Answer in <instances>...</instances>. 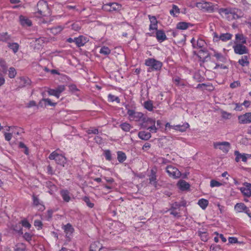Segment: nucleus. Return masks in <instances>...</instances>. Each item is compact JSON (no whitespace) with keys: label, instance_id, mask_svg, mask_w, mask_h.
<instances>
[{"label":"nucleus","instance_id":"1","mask_svg":"<svg viewBox=\"0 0 251 251\" xmlns=\"http://www.w3.org/2000/svg\"><path fill=\"white\" fill-rule=\"evenodd\" d=\"M196 6L203 12L213 13L218 9L217 4H214L212 2L201 0L196 3Z\"/></svg>","mask_w":251,"mask_h":251},{"label":"nucleus","instance_id":"2","mask_svg":"<svg viewBox=\"0 0 251 251\" xmlns=\"http://www.w3.org/2000/svg\"><path fill=\"white\" fill-rule=\"evenodd\" d=\"M49 158L50 160H55L57 164L63 167L66 163V158L62 154L57 153L56 151L51 153L49 156Z\"/></svg>","mask_w":251,"mask_h":251},{"label":"nucleus","instance_id":"3","mask_svg":"<svg viewBox=\"0 0 251 251\" xmlns=\"http://www.w3.org/2000/svg\"><path fill=\"white\" fill-rule=\"evenodd\" d=\"M37 11L36 12V16L40 17L46 15L48 10L47 2L44 0H40L37 4Z\"/></svg>","mask_w":251,"mask_h":251},{"label":"nucleus","instance_id":"4","mask_svg":"<svg viewBox=\"0 0 251 251\" xmlns=\"http://www.w3.org/2000/svg\"><path fill=\"white\" fill-rule=\"evenodd\" d=\"M127 114L129 116L130 120L140 122L141 123L143 122L145 117L144 115L142 113L136 112L132 109H128Z\"/></svg>","mask_w":251,"mask_h":251},{"label":"nucleus","instance_id":"5","mask_svg":"<svg viewBox=\"0 0 251 251\" xmlns=\"http://www.w3.org/2000/svg\"><path fill=\"white\" fill-rule=\"evenodd\" d=\"M145 65L151 70H160L162 67V63L154 58H149L145 61Z\"/></svg>","mask_w":251,"mask_h":251},{"label":"nucleus","instance_id":"6","mask_svg":"<svg viewBox=\"0 0 251 251\" xmlns=\"http://www.w3.org/2000/svg\"><path fill=\"white\" fill-rule=\"evenodd\" d=\"M121 8L122 5L116 2H109L104 4L102 6L104 10L109 12L119 11Z\"/></svg>","mask_w":251,"mask_h":251},{"label":"nucleus","instance_id":"7","mask_svg":"<svg viewBox=\"0 0 251 251\" xmlns=\"http://www.w3.org/2000/svg\"><path fill=\"white\" fill-rule=\"evenodd\" d=\"M234 52L235 54L243 55L248 53L249 50L246 46L242 44H235L233 46Z\"/></svg>","mask_w":251,"mask_h":251},{"label":"nucleus","instance_id":"8","mask_svg":"<svg viewBox=\"0 0 251 251\" xmlns=\"http://www.w3.org/2000/svg\"><path fill=\"white\" fill-rule=\"evenodd\" d=\"M166 172L170 177L174 178H178L181 176L180 172L175 167L168 166L166 168Z\"/></svg>","mask_w":251,"mask_h":251},{"label":"nucleus","instance_id":"9","mask_svg":"<svg viewBox=\"0 0 251 251\" xmlns=\"http://www.w3.org/2000/svg\"><path fill=\"white\" fill-rule=\"evenodd\" d=\"M215 149H219L225 153H227L230 149V145L228 142H215L213 143Z\"/></svg>","mask_w":251,"mask_h":251},{"label":"nucleus","instance_id":"10","mask_svg":"<svg viewBox=\"0 0 251 251\" xmlns=\"http://www.w3.org/2000/svg\"><path fill=\"white\" fill-rule=\"evenodd\" d=\"M65 90V85H61L58 86L55 89H49L48 93L49 95L54 96L57 98H59L60 94Z\"/></svg>","mask_w":251,"mask_h":251},{"label":"nucleus","instance_id":"11","mask_svg":"<svg viewBox=\"0 0 251 251\" xmlns=\"http://www.w3.org/2000/svg\"><path fill=\"white\" fill-rule=\"evenodd\" d=\"M32 197L33 206L37 208L39 210L44 211L45 209V207L43 202L40 201L38 196L33 194Z\"/></svg>","mask_w":251,"mask_h":251},{"label":"nucleus","instance_id":"12","mask_svg":"<svg viewBox=\"0 0 251 251\" xmlns=\"http://www.w3.org/2000/svg\"><path fill=\"white\" fill-rule=\"evenodd\" d=\"M239 123L241 124H246L251 123V113H246L238 116Z\"/></svg>","mask_w":251,"mask_h":251},{"label":"nucleus","instance_id":"13","mask_svg":"<svg viewBox=\"0 0 251 251\" xmlns=\"http://www.w3.org/2000/svg\"><path fill=\"white\" fill-rule=\"evenodd\" d=\"M150 183L153 185L154 187L157 186L156 181V170L152 169L151 171V174L149 176Z\"/></svg>","mask_w":251,"mask_h":251},{"label":"nucleus","instance_id":"14","mask_svg":"<svg viewBox=\"0 0 251 251\" xmlns=\"http://www.w3.org/2000/svg\"><path fill=\"white\" fill-rule=\"evenodd\" d=\"M245 185V187L240 188V190L245 196L250 197L251 196V184L246 183Z\"/></svg>","mask_w":251,"mask_h":251},{"label":"nucleus","instance_id":"15","mask_svg":"<svg viewBox=\"0 0 251 251\" xmlns=\"http://www.w3.org/2000/svg\"><path fill=\"white\" fill-rule=\"evenodd\" d=\"M150 21L151 24L150 25V30H157V21L155 16H148Z\"/></svg>","mask_w":251,"mask_h":251},{"label":"nucleus","instance_id":"16","mask_svg":"<svg viewBox=\"0 0 251 251\" xmlns=\"http://www.w3.org/2000/svg\"><path fill=\"white\" fill-rule=\"evenodd\" d=\"M47 104L52 106H55L57 103L52 102L50 99L43 98L39 102V106L40 107H46Z\"/></svg>","mask_w":251,"mask_h":251},{"label":"nucleus","instance_id":"17","mask_svg":"<svg viewBox=\"0 0 251 251\" xmlns=\"http://www.w3.org/2000/svg\"><path fill=\"white\" fill-rule=\"evenodd\" d=\"M247 43L246 37L242 33L235 34V44H246Z\"/></svg>","mask_w":251,"mask_h":251},{"label":"nucleus","instance_id":"18","mask_svg":"<svg viewBox=\"0 0 251 251\" xmlns=\"http://www.w3.org/2000/svg\"><path fill=\"white\" fill-rule=\"evenodd\" d=\"M177 186L181 191L188 190L190 188V184L184 180H180L177 183Z\"/></svg>","mask_w":251,"mask_h":251},{"label":"nucleus","instance_id":"19","mask_svg":"<svg viewBox=\"0 0 251 251\" xmlns=\"http://www.w3.org/2000/svg\"><path fill=\"white\" fill-rule=\"evenodd\" d=\"M156 37L159 42H162L167 39L166 35L162 30H156Z\"/></svg>","mask_w":251,"mask_h":251},{"label":"nucleus","instance_id":"20","mask_svg":"<svg viewBox=\"0 0 251 251\" xmlns=\"http://www.w3.org/2000/svg\"><path fill=\"white\" fill-rule=\"evenodd\" d=\"M238 63L242 67L248 66L250 64L249 56L248 55H244L241 58L238 60Z\"/></svg>","mask_w":251,"mask_h":251},{"label":"nucleus","instance_id":"21","mask_svg":"<svg viewBox=\"0 0 251 251\" xmlns=\"http://www.w3.org/2000/svg\"><path fill=\"white\" fill-rule=\"evenodd\" d=\"M19 19L20 24L23 26H30L32 25L31 21L24 16H20Z\"/></svg>","mask_w":251,"mask_h":251},{"label":"nucleus","instance_id":"22","mask_svg":"<svg viewBox=\"0 0 251 251\" xmlns=\"http://www.w3.org/2000/svg\"><path fill=\"white\" fill-rule=\"evenodd\" d=\"M234 154L236 156L235 161L237 162H238L240 161V159H241L243 162H247V158L246 156V153L241 154L238 151H234Z\"/></svg>","mask_w":251,"mask_h":251},{"label":"nucleus","instance_id":"23","mask_svg":"<svg viewBox=\"0 0 251 251\" xmlns=\"http://www.w3.org/2000/svg\"><path fill=\"white\" fill-rule=\"evenodd\" d=\"M138 137L142 140H148L151 137V134L148 132L142 131L139 132Z\"/></svg>","mask_w":251,"mask_h":251},{"label":"nucleus","instance_id":"24","mask_svg":"<svg viewBox=\"0 0 251 251\" xmlns=\"http://www.w3.org/2000/svg\"><path fill=\"white\" fill-rule=\"evenodd\" d=\"M102 248L101 245L99 242H95L91 244L90 251H100Z\"/></svg>","mask_w":251,"mask_h":251},{"label":"nucleus","instance_id":"25","mask_svg":"<svg viewBox=\"0 0 251 251\" xmlns=\"http://www.w3.org/2000/svg\"><path fill=\"white\" fill-rule=\"evenodd\" d=\"M86 43V39L83 36L75 38V43L78 47L83 46Z\"/></svg>","mask_w":251,"mask_h":251},{"label":"nucleus","instance_id":"26","mask_svg":"<svg viewBox=\"0 0 251 251\" xmlns=\"http://www.w3.org/2000/svg\"><path fill=\"white\" fill-rule=\"evenodd\" d=\"M231 12L229 14L232 15V19H237L241 17V12L240 10L235 8H231Z\"/></svg>","mask_w":251,"mask_h":251},{"label":"nucleus","instance_id":"27","mask_svg":"<svg viewBox=\"0 0 251 251\" xmlns=\"http://www.w3.org/2000/svg\"><path fill=\"white\" fill-rule=\"evenodd\" d=\"M64 28V26H63L57 25L50 28V30L51 33H52L54 35H56L60 33Z\"/></svg>","mask_w":251,"mask_h":251},{"label":"nucleus","instance_id":"28","mask_svg":"<svg viewBox=\"0 0 251 251\" xmlns=\"http://www.w3.org/2000/svg\"><path fill=\"white\" fill-rule=\"evenodd\" d=\"M189 127V125L186 123L182 125H178L174 126V129L181 132H184Z\"/></svg>","mask_w":251,"mask_h":251},{"label":"nucleus","instance_id":"29","mask_svg":"<svg viewBox=\"0 0 251 251\" xmlns=\"http://www.w3.org/2000/svg\"><path fill=\"white\" fill-rule=\"evenodd\" d=\"M60 194L63 199L66 202H69L71 199L69 192L67 190H62L60 191Z\"/></svg>","mask_w":251,"mask_h":251},{"label":"nucleus","instance_id":"30","mask_svg":"<svg viewBox=\"0 0 251 251\" xmlns=\"http://www.w3.org/2000/svg\"><path fill=\"white\" fill-rule=\"evenodd\" d=\"M234 209L237 212H242L247 209V206L243 203H238L235 205Z\"/></svg>","mask_w":251,"mask_h":251},{"label":"nucleus","instance_id":"31","mask_svg":"<svg viewBox=\"0 0 251 251\" xmlns=\"http://www.w3.org/2000/svg\"><path fill=\"white\" fill-rule=\"evenodd\" d=\"M189 25H191L190 23L186 22H179L176 25V28L179 29L185 30L188 28Z\"/></svg>","mask_w":251,"mask_h":251},{"label":"nucleus","instance_id":"32","mask_svg":"<svg viewBox=\"0 0 251 251\" xmlns=\"http://www.w3.org/2000/svg\"><path fill=\"white\" fill-rule=\"evenodd\" d=\"M126 159V153L121 151H118L117 152V159L120 163H123Z\"/></svg>","mask_w":251,"mask_h":251},{"label":"nucleus","instance_id":"33","mask_svg":"<svg viewBox=\"0 0 251 251\" xmlns=\"http://www.w3.org/2000/svg\"><path fill=\"white\" fill-rule=\"evenodd\" d=\"M232 35L229 33H222L219 35V38L221 40L224 42H226L230 40L232 38Z\"/></svg>","mask_w":251,"mask_h":251},{"label":"nucleus","instance_id":"34","mask_svg":"<svg viewBox=\"0 0 251 251\" xmlns=\"http://www.w3.org/2000/svg\"><path fill=\"white\" fill-rule=\"evenodd\" d=\"M149 120H154V119H152L150 118H148L145 116L143 122L141 123V126L143 128H147V127L151 126V123H150V121H149Z\"/></svg>","mask_w":251,"mask_h":251},{"label":"nucleus","instance_id":"35","mask_svg":"<svg viewBox=\"0 0 251 251\" xmlns=\"http://www.w3.org/2000/svg\"><path fill=\"white\" fill-rule=\"evenodd\" d=\"M214 56L215 57L217 60L219 61L226 63V58L222 53L217 52H215Z\"/></svg>","mask_w":251,"mask_h":251},{"label":"nucleus","instance_id":"36","mask_svg":"<svg viewBox=\"0 0 251 251\" xmlns=\"http://www.w3.org/2000/svg\"><path fill=\"white\" fill-rule=\"evenodd\" d=\"M178 208H179V207H175V206H174V203H172L171 204V207L169 209V211H170V214L173 215L175 217H180V215L179 214V213L177 212L176 211V210Z\"/></svg>","mask_w":251,"mask_h":251},{"label":"nucleus","instance_id":"37","mask_svg":"<svg viewBox=\"0 0 251 251\" xmlns=\"http://www.w3.org/2000/svg\"><path fill=\"white\" fill-rule=\"evenodd\" d=\"M26 245L23 243L17 244L14 247V251H25Z\"/></svg>","mask_w":251,"mask_h":251},{"label":"nucleus","instance_id":"38","mask_svg":"<svg viewBox=\"0 0 251 251\" xmlns=\"http://www.w3.org/2000/svg\"><path fill=\"white\" fill-rule=\"evenodd\" d=\"M198 204L202 209H205L208 204V201L206 199H201L199 200Z\"/></svg>","mask_w":251,"mask_h":251},{"label":"nucleus","instance_id":"39","mask_svg":"<svg viewBox=\"0 0 251 251\" xmlns=\"http://www.w3.org/2000/svg\"><path fill=\"white\" fill-rule=\"evenodd\" d=\"M149 121H150V123H151V126H150L147 127V129H149L150 131L152 133H155L157 132V128L155 126V120H149Z\"/></svg>","mask_w":251,"mask_h":251},{"label":"nucleus","instance_id":"40","mask_svg":"<svg viewBox=\"0 0 251 251\" xmlns=\"http://www.w3.org/2000/svg\"><path fill=\"white\" fill-rule=\"evenodd\" d=\"M120 127L122 129V130L125 132L129 131L130 129L131 128V126L126 122L123 123L120 125Z\"/></svg>","mask_w":251,"mask_h":251},{"label":"nucleus","instance_id":"41","mask_svg":"<svg viewBox=\"0 0 251 251\" xmlns=\"http://www.w3.org/2000/svg\"><path fill=\"white\" fill-rule=\"evenodd\" d=\"M231 8H221L220 9L218 8V9H217L216 10H218L219 13L221 15H223L224 14L226 15H229L230 13L231 12Z\"/></svg>","mask_w":251,"mask_h":251},{"label":"nucleus","instance_id":"42","mask_svg":"<svg viewBox=\"0 0 251 251\" xmlns=\"http://www.w3.org/2000/svg\"><path fill=\"white\" fill-rule=\"evenodd\" d=\"M180 13V9L175 4L172 5V9L170 11V13L174 17L176 16V14H179Z\"/></svg>","mask_w":251,"mask_h":251},{"label":"nucleus","instance_id":"43","mask_svg":"<svg viewBox=\"0 0 251 251\" xmlns=\"http://www.w3.org/2000/svg\"><path fill=\"white\" fill-rule=\"evenodd\" d=\"M144 107L150 111L153 110V103L151 100H147L144 102Z\"/></svg>","mask_w":251,"mask_h":251},{"label":"nucleus","instance_id":"44","mask_svg":"<svg viewBox=\"0 0 251 251\" xmlns=\"http://www.w3.org/2000/svg\"><path fill=\"white\" fill-rule=\"evenodd\" d=\"M8 46L10 49L12 50L14 53L17 52L19 50V46L17 43H9Z\"/></svg>","mask_w":251,"mask_h":251},{"label":"nucleus","instance_id":"45","mask_svg":"<svg viewBox=\"0 0 251 251\" xmlns=\"http://www.w3.org/2000/svg\"><path fill=\"white\" fill-rule=\"evenodd\" d=\"M17 74L15 69L13 67H10L8 70V76L13 78H14Z\"/></svg>","mask_w":251,"mask_h":251},{"label":"nucleus","instance_id":"46","mask_svg":"<svg viewBox=\"0 0 251 251\" xmlns=\"http://www.w3.org/2000/svg\"><path fill=\"white\" fill-rule=\"evenodd\" d=\"M100 52L104 55H108L110 53L111 50L108 47L103 46L100 49Z\"/></svg>","mask_w":251,"mask_h":251},{"label":"nucleus","instance_id":"47","mask_svg":"<svg viewBox=\"0 0 251 251\" xmlns=\"http://www.w3.org/2000/svg\"><path fill=\"white\" fill-rule=\"evenodd\" d=\"M83 200L86 203L87 205L89 207L92 208L94 206V203L90 201V200L89 197L85 196L83 198Z\"/></svg>","mask_w":251,"mask_h":251},{"label":"nucleus","instance_id":"48","mask_svg":"<svg viewBox=\"0 0 251 251\" xmlns=\"http://www.w3.org/2000/svg\"><path fill=\"white\" fill-rule=\"evenodd\" d=\"M64 229L66 233H72L74 231V228L70 224H67L66 225H65L64 226Z\"/></svg>","mask_w":251,"mask_h":251},{"label":"nucleus","instance_id":"49","mask_svg":"<svg viewBox=\"0 0 251 251\" xmlns=\"http://www.w3.org/2000/svg\"><path fill=\"white\" fill-rule=\"evenodd\" d=\"M0 66L2 68V72L5 73L7 71V66L5 61L2 58H0Z\"/></svg>","mask_w":251,"mask_h":251},{"label":"nucleus","instance_id":"50","mask_svg":"<svg viewBox=\"0 0 251 251\" xmlns=\"http://www.w3.org/2000/svg\"><path fill=\"white\" fill-rule=\"evenodd\" d=\"M205 44V43L204 40L201 39H199L197 41L196 46L197 48L202 49L204 46Z\"/></svg>","mask_w":251,"mask_h":251},{"label":"nucleus","instance_id":"51","mask_svg":"<svg viewBox=\"0 0 251 251\" xmlns=\"http://www.w3.org/2000/svg\"><path fill=\"white\" fill-rule=\"evenodd\" d=\"M10 39L9 36L7 33H2L0 34V41H6Z\"/></svg>","mask_w":251,"mask_h":251},{"label":"nucleus","instance_id":"52","mask_svg":"<svg viewBox=\"0 0 251 251\" xmlns=\"http://www.w3.org/2000/svg\"><path fill=\"white\" fill-rule=\"evenodd\" d=\"M199 234V235L200 236L202 241H203L204 242H206L207 241L208 236H207V232L200 231Z\"/></svg>","mask_w":251,"mask_h":251},{"label":"nucleus","instance_id":"53","mask_svg":"<svg viewBox=\"0 0 251 251\" xmlns=\"http://www.w3.org/2000/svg\"><path fill=\"white\" fill-rule=\"evenodd\" d=\"M108 98L111 101H116L117 103L120 102V100L119 97L115 96L114 95L109 94L108 95Z\"/></svg>","mask_w":251,"mask_h":251},{"label":"nucleus","instance_id":"54","mask_svg":"<svg viewBox=\"0 0 251 251\" xmlns=\"http://www.w3.org/2000/svg\"><path fill=\"white\" fill-rule=\"evenodd\" d=\"M104 155L105 156V159L108 161H111L112 159L111 153L110 150H105L104 151Z\"/></svg>","mask_w":251,"mask_h":251},{"label":"nucleus","instance_id":"55","mask_svg":"<svg viewBox=\"0 0 251 251\" xmlns=\"http://www.w3.org/2000/svg\"><path fill=\"white\" fill-rule=\"evenodd\" d=\"M186 205V201H182L180 202H175L174 203V206L175 207H180L181 206L185 207Z\"/></svg>","mask_w":251,"mask_h":251},{"label":"nucleus","instance_id":"56","mask_svg":"<svg viewBox=\"0 0 251 251\" xmlns=\"http://www.w3.org/2000/svg\"><path fill=\"white\" fill-rule=\"evenodd\" d=\"M173 81L177 86H179V85L184 86L185 85L184 83H182L181 82V78L178 76H176V77L173 78Z\"/></svg>","mask_w":251,"mask_h":251},{"label":"nucleus","instance_id":"57","mask_svg":"<svg viewBox=\"0 0 251 251\" xmlns=\"http://www.w3.org/2000/svg\"><path fill=\"white\" fill-rule=\"evenodd\" d=\"M87 133L88 134H98L99 133L98 129L95 128H91L87 130Z\"/></svg>","mask_w":251,"mask_h":251},{"label":"nucleus","instance_id":"58","mask_svg":"<svg viewBox=\"0 0 251 251\" xmlns=\"http://www.w3.org/2000/svg\"><path fill=\"white\" fill-rule=\"evenodd\" d=\"M222 185V184L215 180H212L210 181V186L211 187H219Z\"/></svg>","mask_w":251,"mask_h":251},{"label":"nucleus","instance_id":"59","mask_svg":"<svg viewBox=\"0 0 251 251\" xmlns=\"http://www.w3.org/2000/svg\"><path fill=\"white\" fill-rule=\"evenodd\" d=\"M23 237L27 242H30L32 239V235L28 232H25L24 234Z\"/></svg>","mask_w":251,"mask_h":251},{"label":"nucleus","instance_id":"60","mask_svg":"<svg viewBox=\"0 0 251 251\" xmlns=\"http://www.w3.org/2000/svg\"><path fill=\"white\" fill-rule=\"evenodd\" d=\"M22 224L23 226L28 228H30L31 226V225L26 220H23L22 221Z\"/></svg>","mask_w":251,"mask_h":251},{"label":"nucleus","instance_id":"61","mask_svg":"<svg viewBox=\"0 0 251 251\" xmlns=\"http://www.w3.org/2000/svg\"><path fill=\"white\" fill-rule=\"evenodd\" d=\"M228 242L230 244L237 243L238 242L237 238L234 237H230L228 238Z\"/></svg>","mask_w":251,"mask_h":251},{"label":"nucleus","instance_id":"62","mask_svg":"<svg viewBox=\"0 0 251 251\" xmlns=\"http://www.w3.org/2000/svg\"><path fill=\"white\" fill-rule=\"evenodd\" d=\"M94 140L95 142L99 144H101L103 142L102 138L99 136H96L94 138Z\"/></svg>","mask_w":251,"mask_h":251},{"label":"nucleus","instance_id":"63","mask_svg":"<svg viewBox=\"0 0 251 251\" xmlns=\"http://www.w3.org/2000/svg\"><path fill=\"white\" fill-rule=\"evenodd\" d=\"M240 82L238 81H234L230 84V87L231 88H235L240 86Z\"/></svg>","mask_w":251,"mask_h":251},{"label":"nucleus","instance_id":"64","mask_svg":"<svg viewBox=\"0 0 251 251\" xmlns=\"http://www.w3.org/2000/svg\"><path fill=\"white\" fill-rule=\"evenodd\" d=\"M12 137V134L11 133H6V132L4 133V137H5V139L6 141H9L11 139Z\"/></svg>","mask_w":251,"mask_h":251}]
</instances>
